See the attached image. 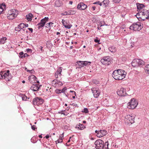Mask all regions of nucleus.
Returning a JSON list of instances; mask_svg holds the SVG:
<instances>
[{
  "label": "nucleus",
  "instance_id": "cd10ccee",
  "mask_svg": "<svg viewBox=\"0 0 149 149\" xmlns=\"http://www.w3.org/2000/svg\"><path fill=\"white\" fill-rule=\"evenodd\" d=\"M109 2V0H104L103 1H102L103 5L105 7L108 6Z\"/></svg>",
  "mask_w": 149,
  "mask_h": 149
},
{
  "label": "nucleus",
  "instance_id": "dca6fc26",
  "mask_svg": "<svg viewBox=\"0 0 149 149\" xmlns=\"http://www.w3.org/2000/svg\"><path fill=\"white\" fill-rule=\"evenodd\" d=\"M148 12H149V10L143 9L141 11H139L135 16H139L140 15H146L148 16Z\"/></svg>",
  "mask_w": 149,
  "mask_h": 149
},
{
  "label": "nucleus",
  "instance_id": "72a5a7b5",
  "mask_svg": "<svg viewBox=\"0 0 149 149\" xmlns=\"http://www.w3.org/2000/svg\"><path fill=\"white\" fill-rule=\"evenodd\" d=\"M94 41L96 43H97L98 44H100L101 43L100 42V39L97 37H96L94 39Z\"/></svg>",
  "mask_w": 149,
  "mask_h": 149
},
{
  "label": "nucleus",
  "instance_id": "f257e3e1",
  "mask_svg": "<svg viewBox=\"0 0 149 149\" xmlns=\"http://www.w3.org/2000/svg\"><path fill=\"white\" fill-rule=\"evenodd\" d=\"M126 72L123 70L118 69L114 70L112 74L113 77L116 80H121L125 77Z\"/></svg>",
  "mask_w": 149,
  "mask_h": 149
},
{
  "label": "nucleus",
  "instance_id": "e433bc0d",
  "mask_svg": "<svg viewBox=\"0 0 149 149\" xmlns=\"http://www.w3.org/2000/svg\"><path fill=\"white\" fill-rule=\"evenodd\" d=\"M67 90V88L66 87H63L61 90V93H62L63 94L65 93L66 90Z\"/></svg>",
  "mask_w": 149,
  "mask_h": 149
},
{
  "label": "nucleus",
  "instance_id": "de8ad7c7",
  "mask_svg": "<svg viewBox=\"0 0 149 149\" xmlns=\"http://www.w3.org/2000/svg\"><path fill=\"white\" fill-rule=\"evenodd\" d=\"M3 72L1 71L0 73V79H2L3 78Z\"/></svg>",
  "mask_w": 149,
  "mask_h": 149
},
{
  "label": "nucleus",
  "instance_id": "5701e85b",
  "mask_svg": "<svg viewBox=\"0 0 149 149\" xmlns=\"http://www.w3.org/2000/svg\"><path fill=\"white\" fill-rule=\"evenodd\" d=\"M55 5L56 7H59L62 5V3L61 1L59 0H56L55 1Z\"/></svg>",
  "mask_w": 149,
  "mask_h": 149
},
{
  "label": "nucleus",
  "instance_id": "423d86ee",
  "mask_svg": "<svg viewBox=\"0 0 149 149\" xmlns=\"http://www.w3.org/2000/svg\"><path fill=\"white\" fill-rule=\"evenodd\" d=\"M135 116L133 115L132 114L127 115L125 117L126 120L125 123H126L128 125H132L135 122Z\"/></svg>",
  "mask_w": 149,
  "mask_h": 149
},
{
  "label": "nucleus",
  "instance_id": "4468645a",
  "mask_svg": "<svg viewBox=\"0 0 149 149\" xmlns=\"http://www.w3.org/2000/svg\"><path fill=\"white\" fill-rule=\"evenodd\" d=\"M62 23L63 25L66 29H70L72 26L69 21L63 19L62 20Z\"/></svg>",
  "mask_w": 149,
  "mask_h": 149
},
{
  "label": "nucleus",
  "instance_id": "7ed1b4c3",
  "mask_svg": "<svg viewBox=\"0 0 149 149\" xmlns=\"http://www.w3.org/2000/svg\"><path fill=\"white\" fill-rule=\"evenodd\" d=\"M18 13V11L15 9H12L8 11L7 18L9 19H13L16 17Z\"/></svg>",
  "mask_w": 149,
  "mask_h": 149
},
{
  "label": "nucleus",
  "instance_id": "79ce46f5",
  "mask_svg": "<svg viewBox=\"0 0 149 149\" xmlns=\"http://www.w3.org/2000/svg\"><path fill=\"white\" fill-rule=\"evenodd\" d=\"M145 70L147 71V72L149 74V64L146 65Z\"/></svg>",
  "mask_w": 149,
  "mask_h": 149
},
{
  "label": "nucleus",
  "instance_id": "bf43d9fd",
  "mask_svg": "<svg viewBox=\"0 0 149 149\" xmlns=\"http://www.w3.org/2000/svg\"><path fill=\"white\" fill-rule=\"evenodd\" d=\"M1 4L3 6V8L5 10L6 9V5L4 3H1Z\"/></svg>",
  "mask_w": 149,
  "mask_h": 149
},
{
  "label": "nucleus",
  "instance_id": "7c9ffc66",
  "mask_svg": "<svg viewBox=\"0 0 149 149\" xmlns=\"http://www.w3.org/2000/svg\"><path fill=\"white\" fill-rule=\"evenodd\" d=\"M68 15H73L76 13V11L73 10H69L68 11Z\"/></svg>",
  "mask_w": 149,
  "mask_h": 149
},
{
  "label": "nucleus",
  "instance_id": "b1692460",
  "mask_svg": "<svg viewBox=\"0 0 149 149\" xmlns=\"http://www.w3.org/2000/svg\"><path fill=\"white\" fill-rule=\"evenodd\" d=\"M49 19V18L48 17H45V18L42 19L40 22L45 25V23L48 21Z\"/></svg>",
  "mask_w": 149,
  "mask_h": 149
},
{
  "label": "nucleus",
  "instance_id": "2f4dec72",
  "mask_svg": "<svg viewBox=\"0 0 149 149\" xmlns=\"http://www.w3.org/2000/svg\"><path fill=\"white\" fill-rule=\"evenodd\" d=\"M109 50L111 52H115V48L114 46H111L109 48Z\"/></svg>",
  "mask_w": 149,
  "mask_h": 149
},
{
  "label": "nucleus",
  "instance_id": "8fccbe9b",
  "mask_svg": "<svg viewBox=\"0 0 149 149\" xmlns=\"http://www.w3.org/2000/svg\"><path fill=\"white\" fill-rule=\"evenodd\" d=\"M15 30L17 32H19L21 30V29H20V28L18 26L15 27Z\"/></svg>",
  "mask_w": 149,
  "mask_h": 149
},
{
  "label": "nucleus",
  "instance_id": "13d9d810",
  "mask_svg": "<svg viewBox=\"0 0 149 149\" xmlns=\"http://www.w3.org/2000/svg\"><path fill=\"white\" fill-rule=\"evenodd\" d=\"M29 55L27 54L26 53L24 54V55L23 56V58H24L25 57H29Z\"/></svg>",
  "mask_w": 149,
  "mask_h": 149
},
{
  "label": "nucleus",
  "instance_id": "9d476101",
  "mask_svg": "<svg viewBox=\"0 0 149 149\" xmlns=\"http://www.w3.org/2000/svg\"><path fill=\"white\" fill-rule=\"evenodd\" d=\"M95 132L96 134V135L97 136L100 138L105 136L107 133V132L106 130H96L95 131Z\"/></svg>",
  "mask_w": 149,
  "mask_h": 149
},
{
  "label": "nucleus",
  "instance_id": "680f3d73",
  "mask_svg": "<svg viewBox=\"0 0 149 149\" xmlns=\"http://www.w3.org/2000/svg\"><path fill=\"white\" fill-rule=\"evenodd\" d=\"M27 29L29 31H31V32L32 33H33V29L32 28H28Z\"/></svg>",
  "mask_w": 149,
  "mask_h": 149
},
{
  "label": "nucleus",
  "instance_id": "bb28decb",
  "mask_svg": "<svg viewBox=\"0 0 149 149\" xmlns=\"http://www.w3.org/2000/svg\"><path fill=\"white\" fill-rule=\"evenodd\" d=\"M32 15L31 13H29L26 15V19L28 21H31L32 20Z\"/></svg>",
  "mask_w": 149,
  "mask_h": 149
},
{
  "label": "nucleus",
  "instance_id": "49530a36",
  "mask_svg": "<svg viewBox=\"0 0 149 149\" xmlns=\"http://www.w3.org/2000/svg\"><path fill=\"white\" fill-rule=\"evenodd\" d=\"M93 83L95 84H97L99 83V81H97L96 79H95L93 80Z\"/></svg>",
  "mask_w": 149,
  "mask_h": 149
},
{
  "label": "nucleus",
  "instance_id": "6ab92c4d",
  "mask_svg": "<svg viewBox=\"0 0 149 149\" xmlns=\"http://www.w3.org/2000/svg\"><path fill=\"white\" fill-rule=\"evenodd\" d=\"M75 128L80 130H82L85 128L84 125L80 123H79L76 125Z\"/></svg>",
  "mask_w": 149,
  "mask_h": 149
},
{
  "label": "nucleus",
  "instance_id": "c756f323",
  "mask_svg": "<svg viewBox=\"0 0 149 149\" xmlns=\"http://www.w3.org/2000/svg\"><path fill=\"white\" fill-rule=\"evenodd\" d=\"M20 95L22 97V99L23 101H26V99L28 98L24 94H20Z\"/></svg>",
  "mask_w": 149,
  "mask_h": 149
},
{
  "label": "nucleus",
  "instance_id": "338daca9",
  "mask_svg": "<svg viewBox=\"0 0 149 149\" xmlns=\"http://www.w3.org/2000/svg\"><path fill=\"white\" fill-rule=\"evenodd\" d=\"M96 19V18H95V17H93V19L92 21L94 20V22H96L97 21V20Z\"/></svg>",
  "mask_w": 149,
  "mask_h": 149
},
{
  "label": "nucleus",
  "instance_id": "e2e57ef3",
  "mask_svg": "<svg viewBox=\"0 0 149 149\" xmlns=\"http://www.w3.org/2000/svg\"><path fill=\"white\" fill-rule=\"evenodd\" d=\"M146 19H149V12H148V15L147 17H146Z\"/></svg>",
  "mask_w": 149,
  "mask_h": 149
},
{
  "label": "nucleus",
  "instance_id": "ddd939ff",
  "mask_svg": "<svg viewBox=\"0 0 149 149\" xmlns=\"http://www.w3.org/2000/svg\"><path fill=\"white\" fill-rule=\"evenodd\" d=\"M91 90L94 97L96 98L98 97L100 94V91L99 89L98 88H93Z\"/></svg>",
  "mask_w": 149,
  "mask_h": 149
},
{
  "label": "nucleus",
  "instance_id": "a19ab883",
  "mask_svg": "<svg viewBox=\"0 0 149 149\" xmlns=\"http://www.w3.org/2000/svg\"><path fill=\"white\" fill-rule=\"evenodd\" d=\"M23 55L24 53L23 52H21L19 53V57L21 58H23Z\"/></svg>",
  "mask_w": 149,
  "mask_h": 149
},
{
  "label": "nucleus",
  "instance_id": "774afa93",
  "mask_svg": "<svg viewBox=\"0 0 149 149\" xmlns=\"http://www.w3.org/2000/svg\"><path fill=\"white\" fill-rule=\"evenodd\" d=\"M39 49H40V50L42 51V52L43 50V47H42V46H40V47L39 48Z\"/></svg>",
  "mask_w": 149,
  "mask_h": 149
},
{
  "label": "nucleus",
  "instance_id": "09e8293b",
  "mask_svg": "<svg viewBox=\"0 0 149 149\" xmlns=\"http://www.w3.org/2000/svg\"><path fill=\"white\" fill-rule=\"evenodd\" d=\"M31 128L33 130H36L37 129V127L35 125H31Z\"/></svg>",
  "mask_w": 149,
  "mask_h": 149
},
{
  "label": "nucleus",
  "instance_id": "58836bf2",
  "mask_svg": "<svg viewBox=\"0 0 149 149\" xmlns=\"http://www.w3.org/2000/svg\"><path fill=\"white\" fill-rule=\"evenodd\" d=\"M31 141L33 143H36L37 141H36L35 137H33L31 139Z\"/></svg>",
  "mask_w": 149,
  "mask_h": 149
},
{
  "label": "nucleus",
  "instance_id": "c9c22d12",
  "mask_svg": "<svg viewBox=\"0 0 149 149\" xmlns=\"http://www.w3.org/2000/svg\"><path fill=\"white\" fill-rule=\"evenodd\" d=\"M136 17L138 18V20L139 21H144L146 19H143L141 17H139V16H136Z\"/></svg>",
  "mask_w": 149,
  "mask_h": 149
},
{
  "label": "nucleus",
  "instance_id": "aec40b11",
  "mask_svg": "<svg viewBox=\"0 0 149 149\" xmlns=\"http://www.w3.org/2000/svg\"><path fill=\"white\" fill-rule=\"evenodd\" d=\"M106 106L107 107H111L113 104V101L111 99L108 100L106 101Z\"/></svg>",
  "mask_w": 149,
  "mask_h": 149
},
{
  "label": "nucleus",
  "instance_id": "4c0bfd02",
  "mask_svg": "<svg viewBox=\"0 0 149 149\" xmlns=\"http://www.w3.org/2000/svg\"><path fill=\"white\" fill-rule=\"evenodd\" d=\"M81 111L82 112L85 113H88L89 112L87 108H84L83 110L82 111Z\"/></svg>",
  "mask_w": 149,
  "mask_h": 149
},
{
  "label": "nucleus",
  "instance_id": "0e129e2a",
  "mask_svg": "<svg viewBox=\"0 0 149 149\" xmlns=\"http://www.w3.org/2000/svg\"><path fill=\"white\" fill-rule=\"evenodd\" d=\"M3 6L1 4V3L0 4V8L1 9H2V11H3Z\"/></svg>",
  "mask_w": 149,
  "mask_h": 149
},
{
  "label": "nucleus",
  "instance_id": "39448f33",
  "mask_svg": "<svg viewBox=\"0 0 149 149\" xmlns=\"http://www.w3.org/2000/svg\"><path fill=\"white\" fill-rule=\"evenodd\" d=\"M100 62L103 65H108L112 63V59L110 56H104L101 59Z\"/></svg>",
  "mask_w": 149,
  "mask_h": 149
},
{
  "label": "nucleus",
  "instance_id": "3c124183",
  "mask_svg": "<svg viewBox=\"0 0 149 149\" xmlns=\"http://www.w3.org/2000/svg\"><path fill=\"white\" fill-rule=\"evenodd\" d=\"M58 85V86H62L63 84L61 81H60V82H58V83H56Z\"/></svg>",
  "mask_w": 149,
  "mask_h": 149
},
{
  "label": "nucleus",
  "instance_id": "a18cd8bd",
  "mask_svg": "<svg viewBox=\"0 0 149 149\" xmlns=\"http://www.w3.org/2000/svg\"><path fill=\"white\" fill-rule=\"evenodd\" d=\"M54 23L52 22H50L46 24V25H48V26L51 28V27L53 26Z\"/></svg>",
  "mask_w": 149,
  "mask_h": 149
},
{
  "label": "nucleus",
  "instance_id": "5fc2aeb1",
  "mask_svg": "<svg viewBox=\"0 0 149 149\" xmlns=\"http://www.w3.org/2000/svg\"><path fill=\"white\" fill-rule=\"evenodd\" d=\"M70 105L73 106V107H79V106H78L77 104H76L72 103L71 104H70Z\"/></svg>",
  "mask_w": 149,
  "mask_h": 149
},
{
  "label": "nucleus",
  "instance_id": "473e14b6",
  "mask_svg": "<svg viewBox=\"0 0 149 149\" xmlns=\"http://www.w3.org/2000/svg\"><path fill=\"white\" fill-rule=\"evenodd\" d=\"M24 23H21L18 25V26L20 28V29H21V30L24 28Z\"/></svg>",
  "mask_w": 149,
  "mask_h": 149
},
{
  "label": "nucleus",
  "instance_id": "f3484780",
  "mask_svg": "<svg viewBox=\"0 0 149 149\" xmlns=\"http://www.w3.org/2000/svg\"><path fill=\"white\" fill-rule=\"evenodd\" d=\"M42 85H40L39 86L38 84H33L31 86L30 88L33 91L35 92L38 90L40 88V87Z\"/></svg>",
  "mask_w": 149,
  "mask_h": 149
},
{
  "label": "nucleus",
  "instance_id": "9b49d317",
  "mask_svg": "<svg viewBox=\"0 0 149 149\" xmlns=\"http://www.w3.org/2000/svg\"><path fill=\"white\" fill-rule=\"evenodd\" d=\"M117 93L120 96H125L127 95L125 89L123 88L118 89L117 91Z\"/></svg>",
  "mask_w": 149,
  "mask_h": 149
},
{
  "label": "nucleus",
  "instance_id": "ea45409f",
  "mask_svg": "<svg viewBox=\"0 0 149 149\" xmlns=\"http://www.w3.org/2000/svg\"><path fill=\"white\" fill-rule=\"evenodd\" d=\"M55 92L56 94H58L61 93V89H56L55 91Z\"/></svg>",
  "mask_w": 149,
  "mask_h": 149
},
{
  "label": "nucleus",
  "instance_id": "20e7f679",
  "mask_svg": "<svg viewBox=\"0 0 149 149\" xmlns=\"http://www.w3.org/2000/svg\"><path fill=\"white\" fill-rule=\"evenodd\" d=\"M144 61L135 58L133 60L131 64L134 67H141L144 64Z\"/></svg>",
  "mask_w": 149,
  "mask_h": 149
},
{
  "label": "nucleus",
  "instance_id": "a878e982",
  "mask_svg": "<svg viewBox=\"0 0 149 149\" xmlns=\"http://www.w3.org/2000/svg\"><path fill=\"white\" fill-rule=\"evenodd\" d=\"M145 6L143 4L138 3L137 4V8L138 10H139V11L141 10Z\"/></svg>",
  "mask_w": 149,
  "mask_h": 149
},
{
  "label": "nucleus",
  "instance_id": "1a4fd4ad",
  "mask_svg": "<svg viewBox=\"0 0 149 149\" xmlns=\"http://www.w3.org/2000/svg\"><path fill=\"white\" fill-rule=\"evenodd\" d=\"M138 102L134 98L132 99L130 101L128 104L127 107L129 109H134L135 108L137 105Z\"/></svg>",
  "mask_w": 149,
  "mask_h": 149
},
{
  "label": "nucleus",
  "instance_id": "c03bdc74",
  "mask_svg": "<svg viewBox=\"0 0 149 149\" xmlns=\"http://www.w3.org/2000/svg\"><path fill=\"white\" fill-rule=\"evenodd\" d=\"M25 70H26L27 72H29L31 73H33L34 72V70H27V68H25Z\"/></svg>",
  "mask_w": 149,
  "mask_h": 149
},
{
  "label": "nucleus",
  "instance_id": "6e6d98bb",
  "mask_svg": "<svg viewBox=\"0 0 149 149\" xmlns=\"http://www.w3.org/2000/svg\"><path fill=\"white\" fill-rule=\"evenodd\" d=\"M70 93H72V95H75V96H76V92L75 91H70Z\"/></svg>",
  "mask_w": 149,
  "mask_h": 149
},
{
  "label": "nucleus",
  "instance_id": "a211bd4d",
  "mask_svg": "<svg viewBox=\"0 0 149 149\" xmlns=\"http://www.w3.org/2000/svg\"><path fill=\"white\" fill-rule=\"evenodd\" d=\"M62 67H60L58 68L56 70L55 74V77L56 78H58V75H59V76H61L62 75L61 73L62 71Z\"/></svg>",
  "mask_w": 149,
  "mask_h": 149
},
{
  "label": "nucleus",
  "instance_id": "4d7b16f0",
  "mask_svg": "<svg viewBox=\"0 0 149 149\" xmlns=\"http://www.w3.org/2000/svg\"><path fill=\"white\" fill-rule=\"evenodd\" d=\"M26 51L27 53H29L30 52L31 53L32 52V50L31 49H26Z\"/></svg>",
  "mask_w": 149,
  "mask_h": 149
},
{
  "label": "nucleus",
  "instance_id": "412c9836",
  "mask_svg": "<svg viewBox=\"0 0 149 149\" xmlns=\"http://www.w3.org/2000/svg\"><path fill=\"white\" fill-rule=\"evenodd\" d=\"M29 80L30 82H32L33 80L35 82V81L37 79V77L33 75H31L29 77Z\"/></svg>",
  "mask_w": 149,
  "mask_h": 149
},
{
  "label": "nucleus",
  "instance_id": "f704fd0d",
  "mask_svg": "<svg viewBox=\"0 0 149 149\" xmlns=\"http://www.w3.org/2000/svg\"><path fill=\"white\" fill-rule=\"evenodd\" d=\"M63 141V138H60L58 139L56 141V143H61Z\"/></svg>",
  "mask_w": 149,
  "mask_h": 149
},
{
  "label": "nucleus",
  "instance_id": "69168bd1",
  "mask_svg": "<svg viewBox=\"0 0 149 149\" xmlns=\"http://www.w3.org/2000/svg\"><path fill=\"white\" fill-rule=\"evenodd\" d=\"M99 3H100V1H96V2L93 3V4H99Z\"/></svg>",
  "mask_w": 149,
  "mask_h": 149
},
{
  "label": "nucleus",
  "instance_id": "2eb2a0df",
  "mask_svg": "<svg viewBox=\"0 0 149 149\" xmlns=\"http://www.w3.org/2000/svg\"><path fill=\"white\" fill-rule=\"evenodd\" d=\"M89 6H87L83 2L79 3L77 6V8L80 10H84L86 9Z\"/></svg>",
  "mask_w": 149,
  "mask_h": 149
},
{
  "label": "nucleus",
  "instance_id": "6e6552de",
  "mask_svg": "<svg viewBox=\"0 0 149 149\" xmlns=\"http://www.w3.org/2000/svg\"><path fill=\"white\" fill-rule=\"evenodd\" d=\"M44 102V100L41 97H36L33 100L32 103L33 105L39 106L42 104Z\"/></svg>",
  "mask_w": 149,
  "mask_h": 149
},
{
  "label": "nucleus",
  "instance_id": "37998d69",
  "mask_svg": "<svg viewBox=\"0 0 149 149\" xmlns=\"http://www.w3.org/2000/svg\"><path fill=\"white\" fill-rule=\"evenodd\" d=\"M68 15V11H65L63 13H61V15L62 16Z\"/></svg>",
  "mask_w": 149,
  "mask_h": 149
},
{
  "label": "nucleus",
  "instance_id": "f03ea898",
  "mask_svg": "<svg viewBox=\"0 0 149 149\" xmlns=\"http://www.w3.org/2000/svg\"><path fill=\"white\" fill-rule=\"evenodd\" d=\"M95 144L96 146L95 148L96 149H109L108 141L104 143L102 140L98 139L95 142Z\"/></svg>",
  "mask_w": 149,
  "mask_h": 149
},
{
  "label": "nucleus",
  "instance_id": "c85d7f7f",
  "mask_svg": "<svg viewBox=\"0 0 149 149\" xmlns=\"http://www.w3.org/2000/svg\"><path fill=\"white\" fill-rule=\"evenodd\" d=\"M45 25L41 23L40 22L38 23V24H37V28L38 29H42V28Z\"/></svg>",
  "mask_w": 149,
  "mask_h": 149
},
{
  "label": "nucleus",
  "instance_id": "864d4df0",
  "mask_svg": "<svg viewBox=\"0 0 149 149\" xmlns=\"http://www.w3.org/2000/svg\"><path fill=\"white\" fill-rule=\"evenodd\" d=\"M60 81L59 80H58L57 79H54L53 81V82H55V84H57L56 83H58V82H60Z\"/></svg>",
  "mask_w": 149,
  "mask_h": 149
},
{
  "label": "nucleus",
  "instance_id": "4be33fe9",
  "mask_svg": "<svg viewBox=\"0 0 149 149\" xmlns=\"http://www.w3.org/2000/svg\"><path fill=\"white\" fill-rule=\"evenodd\" d=\"M3 78L4 79L6 78L7 77H9L10 75V71L9 70H7L6 72H3Z\"/></svg>",
  "mask_w": 149,
  "mask_h": 149
},
{
  "label": "nucleus",
  "instance_id": "393cba45",
  "mask_svg": "<svg viewBox=\"0 0 149 149\" xmlns=\"http://www.w3.org/2000/svg\"><path fill=\"white\" fill-rule=\"evenodd\" d=\"M7 38L6 37H2L0 39V44H4L6 42Z\"/></svg>",
  "mask_w": 149,
  "mask_h": 149
},
{
  "label": "nucleus",
  "instance_id": "0eeeda50",
  "mask_svg": "<svg viewBox=\"0 0 149 149\" xmlns=\"http://www.w3.org/2000/svg\"><path fill=\"white\" fill-rule=\"evenodd\" d=\"M143 26H141L140 22L134 23L130 27V29L134 31H139L141 30Z\"/></svg>",
  "mask_w": 149,
  "mask_h": 149
},
{
  "label": "nucleus",
  "instance_id": "603ef678",
  "mask_svg": "<svg viewBox=\"0 0 149 149\" xmlns=\"http://www.w3.org/2000/svg\"><path fill=\"white\" fill-rule=\"evenodd\" d=\"M113 1L116 3H119L121 0H113Z\"/></svg>",
  "mask_w": 149,
  "mask_h": 149
},
{
  "label": "nucleus",
  "instance_id": "052dcab7",
  "mask_svg": "<svg viewBox=\"0 0 149 149\" xmlns=\"http://www.w3.org/2000/svg\"><path fill=\"white\" fill-rule=\"evenodd\" d=\"M60 113L63 114L64 115L67 116L68 115V113L67 112L65 111V112H62V113Z\"/></svg>",
  "mask_w": 149,
  "mask_h": 149
},
{
  "label": "nucleus",
  "instance_id": "f8f14e48",
  "mask_svg": "<svg viewBox=\"0 0 149 149\" xmlns=\"http://www.w3.org/2000/svg\"><path fill=\"white\" fill-rule=\"evenodd\" d=\"M88 63L90 64L91 62L86 61H79L76 62V65H78L79 66V68H81V67L87 66Z\"/></svg>",
  "mask_w": 149,
  "mask_h": 149
}]
</instances>
